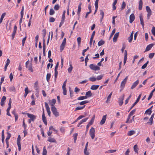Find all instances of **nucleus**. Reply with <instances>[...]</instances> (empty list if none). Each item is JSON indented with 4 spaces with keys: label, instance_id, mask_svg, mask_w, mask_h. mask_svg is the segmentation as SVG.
Instances as JSON below:
<instances>
[{
    "label": "nucleus",
    "instance_id": "nucleus-44",
    "mask_svg": "<svg viewBox=\"0 0 155 155\" xmlns=\"http://www.w3.org/2000/svg\"><path fill=\"white\" fill-rule=\"evenodd\" d=\"M51 74H50L48 73L47 74L46 79L48 81L51 78Z\"/></svg>",
    "mask_w": 155,
    "mask_h": 155
},
{
    "label": "nucleus",
    "instance_id": "nucleus-15",
    "mask_svg": "<svg viewBox=\"0 0 155 155\" xmlns=\"http://www.w3.org/2000/svg\"><path fill=\"white\" fill-rule=\"evenodd\" d=\"M106 115L103 116L100 122V124L101 125H102L104 123L106 119Z\"/></svg>",
    "mask_w": 155,
    "mask_h": 155
},
{
    "label": "nucleus",
    "instance_id": "nucleus-8",
    "mask_svg": "<svg viewBox=\"0 0 155 155\" xmlns=\"http://www.w3.org/2000/svg\"><path fill=\"white\" fill-rule=\"evenodd\" d=\"M124 94H123L121 97H120L119 99L118 102L119 103V104L120 106H121L122 105L123 103V100H124Z\"/></svg>",
    "mask_w": 155,
    "mask_h": 155
},
{
    "label": "nucleus",
    "instance_id": "nucleus-24",
    "mask_svg": "<svg viewBox=\"0 0 155 155\" xmlns=\"http://www.w3.org/2000/svg\"><path fill=\"white\" fill-rule=\"evenodd\" d=\"M2 141L3 144V146H4V130H3L2 132Z\"/></svg>",
    "mask_w": 155,
    "mask_h": 155
},
{
    "label": "nucleus",
    "instance_id": "nucleus-30",
    "mask_svg": "<svg viewBox=\"0 0 155 155\" xmlns=\"http://www.w3.org/2000/svg\"><path fill=\"white\" fill-rule=\"evenodd\" d=\"M54 128H53V127H50L49 128V130L48 132V136H50L52 133V131H50V130L52 129L54 130Z\"/></svg>",
    "mask_w": 155,
    "mask_h": 155
},
{
    "label": "nucleus",
    "instance_id": "nucleus-26",
    "mask_svg": "<svg viewBox=\"0 0 155 155\" xmlns=\"http://www.w3.org/2000/svg\"><path fill=\"white\" fill-rule=\"evenodd\" d=\"M113 92H111L109 94V95L107 97V99L106 100V102L107 103H108L109 101H110V99L111 97V95L112 94Z\"/></svg>",
    "mask_w": 155,
    "mask_h": 155
},
{
    "label": "nucleus",
    "instance_id": "nucleus-22",
    "mask_svg": "<svg viewBox=\"0 0 155 155\" xmlns=\"http://www.w3.org/2000/svg\"><path fill=\"white\" fill-rule=\"evenodd\" d=\"M143 5L142 0H140L139 2L138 8L139 10H140L142 9Z\"/></svg>",
    "mask_w": 155,
    "mask_h": 155
},
{
    "label": "nucleus",
    "instance_id": "nucleus-46",
    "mask_svg": "<svg viewBox=\"0 0 155 155\" xmlns=\"http://www.w3.org/2000/svg\"><path fill=\"white\" fill-rule=\"evenodd\" d=\"M133 38V36H132L131 35H130V37H129L127 39L128 40V41L129 43H131L132 42Z\"/></svg>",
    "mask_w": 155,
    "mask_h": 155
},
{
    "label": "nucleus",
    "instance_id": "nucleus-7",
    "mask_svg": "<svg viewBox=\"0 0 155 155\" xmlns=\"http://www.w3.org/2000/svg\"><path fill=\"white\" fill-rule=\"evenodd\" d=\"M20 141L21 137L20 135H19L17 139V143L18 146V149L19 151H20L21 148Z\"/></svg>",
    "mask_w": 155,
    "mask_h": 155
},
{
    "label": "nucleus",
    "instance_id": "nucleus-6",
    "mask_svg": "<svg viewBox=\"0 0 155 155\" xmlns=\"http://www.w3.org/2000/svg\"><path fill=\"white\" fill-rule=\"evenodd\" d=\"M67 83V80L64 81L62 85V89L63 90V94L65 95L67 94V90L66 87V85Z\"/></svg>",
    "mask_w": 155,
    "mask_h": 155
},
{
    "label": "nucleus",
    "instance_id": "nucleus-33",
    "mask_svg": "<svg viewBox=\"0 0 155 155\" xmlns=\"http://www.w3.org/2000/svg\"><path fill=\"white\" fill-rule=\"evenodd\" d=\"M70 67L68 68V72L69 73H71L72 70L73 68V67L71 65V64H70L69 65Z\"/></svg>",
    "mask_w": 155,
    "mask_h": 155
},
{
    "label": "nucleus",
    "instance_id": "nucleus-47",
    "mask_svg": "<svg viewBox=\"0 0 155 155\" xmlns=\"http://www.w3.org/2000/svg\"><path fill=\"white\" fill-rule=\"evenodd\" d=\"M115 29L114 28L112 30V31L111 33L110 36V38H109L110 39L112 38V36L115 33Z\"/></svg>",
    "mask_w": 155,
    "mask_h": 155
},
{
    "label": "nucleus",
    "instance_id": "nucleus-11",
    "mask_svg": "<svg viewBox=\"0 0 155 155\" xmlns=\"http://www.w3.org/2000/svg\"><path fill=\"white\" fill-rule=\"evenodd\" d=\"M43 113H42V120L45 123V125H47V120H46V118L45 117V114L44 113V109L43 108Z\"/></svg>",
    "mask_w": 155,
    "mask_h": 155
},
{
    "label": "nucleus",
    "instance_id": "nucleus-41",
    "mask_svg": "<svg viewBox=\"0 0 155 155\" xmlns=\"http://www.w3.org/2000/svg\"><path fill=\"white\" fill-rule=\"evenodd\" d=\"M11 137V134L9 133H8V135L5 139L6 142H8V140Z\"/></svg>",
    "mask_w": 155,
    "mask_h": 155
},
{
    "label": "nucleus",
    "instance_id": "nucleus-37",
    "mask_svg": "<svg viewBox=\"0 0 155 155\" xmlns=\"http://www.w3.org/2000/svg\"><path fill=\"white\" fill-rule=\"evenodd\" d=\"M135 131L134 130H130L128 133V136H131L134 134Z\"/></svg>",
    "mask_w": 155,
    "mask_h": 155
},
{
    "label": "nucleus",
    "instance_id": "nucleus-38",
    "mask_svg": "<svg viewBox=\"0 0 155 155\" xmlns=\"http://www.w3.org/2000/svg\"><path fill=\"white\" fill-rule=\"evenodd\" d=\"M134 151L136 153H138V146H137V145L136 144L134 146Z\"/></svg>",
    "mask_w": 155,
    "mask_h": 155
},
{
    "label": "nucleus",
    "instance_id": "nucleus-45",
    "mask_svg": "<svg viewBox=\"0 0 155 155\" xmlns=\"http://www.w3.org/2000/svg\"><path fill=\"white\" fill-rule=\"evenodd\" d=\"M89 80L92 82L95 81L96 80V78L94 77H90L89 79Z\"/></svg>",
    "mask_w": 155,
    "mask_h": 155
},
{
    "label": "nucleus",
    "instance_id": "nucleus-1",
    "mask_svg": "<svg viewBox=\"0 0 155 155\" xmlns=\"http://www.w3.org/2000/svg\"><path fill=\"white\" fill-rule=\"evenodd\" d=\"M27 115L28 118L30 119L28 120V123L29 124L31 123V122H34L36 119V116L32 114L29 113H27Z\"/></svg>",
    "mask_w": 155,
    "mask_h": 155
},
{
    "label": "nucleus",
    "instance_id": "nucleus-23",
    "mask_svg": "<svg viewBox=\"0 0 155 155\" xmlns=\"http://www.w3.org/2000/svg\"><path fill=\"white\" fill-rule=\"evenodd\" d=\"M99 87L98 85H92L91 87V89L92 90H96L98 89Z\"/></svg>",
    "mask_w": 155,
    "mask_h": 155
},
{
    "label": "nucleus",
    "instance_id": "nucleus-3",
    "mask_svg": "<svg viewBox=\"0 0 155 155\" xmlns=\"http://www.w3.org/2000/svg\"><path fill=\"white\" fill-rule=\"evenodd\" d=\"M89 68L92 70L94 71H97L100 70V68L97 66L96 65L91 64L89 65Z\"/></svg>",
    "mask_w": 155,
    "mask_h": 155
},
{
    "label": "nucleus",
    "instance_id": "nucleus-39",
    "mask_svg": "<svg viewBox=\"0 0 155 155\" xmlns=\"http://www.w3.org/2000/svg\"><path fill=\"white\" fill-rule=\"evenodd\" d=\"M56 102V100L54 99H53L51 101V105L52 107H54V105L55 104Z\"/></svg>",
    "mask_w": 155,
    "mask_h": 155
},
{
    "label": "nucleus",
    "instance_id": "nucleus-4",
    "mask_svg": "<svg viewBox=\"0 0 155 155\" xmlns=\"http://www.w3.org/2000/svg\"><path fill=\"white\" fill-rule=\"evenodd\" d=\"M128 77L127 76H126L121 82L120 87L122 89H123L125 87V84L128 79Z\"/></svg>",
    "mask_w": 155,
    "mask_h": 155
},
{
    "label": "nucleus",
    "instance_id": "nucleus-25",
    "mask_svg": "<svg viewBox=\"0 0 155 155\" xmlns=\"http://www.w3.org/2000/svg\"><path fill=\"white\" fill-rule=\"evenodd\" d=\"M26 68H28V70L31 72H33V71L31 64H30L28 66V67Z\"/></svg>",
    "mask_w": 155,
    "mask_h": 155
},
{
    "label": "nucleus",
    "instance_id": "nucleus-28",
    "mask_svg": "<svg viewBox=\"0 0 155 155\" xmlns=\"http://www.w3.org/2000/svg\"><path fill=\"white\" fill-rule=\"evenodd\" d=\"M48 141L53 143H55L56 142L54 138L51 137L49 138L48 140Z\"/></svg>",
    "mask_w": 155,
    "mask_h": 155
},
{
    "label": "nucleus",
    "instance_id": "nucleus-48",
    "mask_svg": "<svg viewBox=\"0 0 155 155\" xmlns=\"http://www.w3.org/2000/svg\"><path fill=\"white\" fill-rule=\"evenodd\" d=\"M131 116H130L129 114L128 115V117H127V121H126V123H130L132 122V120H129L130 119V117Z\"/></svg>",
    "mask_w": 155,
    "mask_h": 155
},
{
    "label": "nucleus",
    "instance_id": "nucleus-60",
    "mask_svg": "<svg viewBox=\"0 0 155 155\" xmlns=\"http://www.w3.org/2000/svg\"><path fill=\"white\" fill-rule=\"evenodd\" d=\"M55 21V19L53 17H51L49 18V22H54Z\"/></svg>",
    "mask_w": 155,
    "mask_h": 155
},
{
    "label": "nucleus",
    "instance_id": "nucleus-10",
    "mask_svg": "<svg viewBox=\"0 0 155 155\" xmlns=\"http://www.w3.org/2000/svg\"><path fill=\"white\" fill-rule=\"evenodd\" d=\"M141 95H142L141 94H140L139 95V96H138V97H137L136 101H135V102L134 103V104H133L132 106L130 107V110H131L136 104L139 101L140 98L141 97Z\"/></svg>",
    "mask_w": 155,
    "mask_h": 155
},
{
    "label": "nucleus",
    "instance_id": "nucleus-40",
    "mask_svg": "<svg viewBox=\"0 0 155 155\" xmlns=\"http://www.w3.org/2000/svg\"><path fill=\"white\" fill-rule=\"evenodd\" d=\"M85 105H84L83 106L81 107H76L75 109V110H82V109H83V108H84L85 107Z\"/></svg>",
    "mask_w": 155,
    "mask_h": 155
},
{
    "label": "nucleus",
    "instance_id": "nucleus-63",
    "mask_svg": "<svg viewBox=\"0 0 155 155\" xmlns=\"http://www.w3.org/2000/svg\"><path fill=\"white\" fill-rule=\"evenodd\" d=\"M151 119V118H150L149 120V121L147 123V124H149V125H150L152 124V123H153V119Z\"/></svg>",
    "mask_w": 155,
    "mask_h": 155
},
{
    "label": "nucleus",
    "instance_id": "nucleus-62",
    "mask_svg": "<svg viewBox=\"0 0 155 155\" xmlns=\"http://www.w3.org/2000/svg\"><path fill=\"white\" fill-rule=\"evenodd\" d=\"M81 38L80 37H78L77 38L78 43V45H80L81 42Z\"/></svg>",
    "mask_w": 155,
    "mask_h": 155
},
{
    "label": "nucleus",
    "instance_id": "nucleus-64",
    "mask_svg": "<svg viewBox=\"0 0 155 155\" xmlns=\"http://www.w3.org/2000/svg\"><path fill=\"white\" fill-rule=\"evenodd\" d=\"M88 143V142H87L85 146V148L84 150V152H85V151H87Z\"/></svg>",
    "mask_w": 155,
    "mask_h": 155
},
{
    "label": "nucleus",
    "instance_id": "nucleus-12",
    "mask_svg": "<svg viewBox=\"0 0 155 155\" xmlns=\"http://www.w3.org/2000/svg\"><path fill=\"white\" fill-rule=\"evenodd\" d=\"M17 30V27L15 25L14 28V30L12 34V39L13 40L14 39V38L15 37V34L16 32V31Z\"/></svg>",
    "mask_w": 155,
    "mask_h": 155
},
{
    "label": "nucleus",
    "instance_id": "nucleus-20",
    "mask_svg": "<svg viewBox=\"0 0 155 155\" xmlns=\"http://www.w3.org/2000/svg\"><path fill=\"white\" fill-rule=\"evenodd\" d=\"M92 95V94L91 91H89L86 92V95L85 96L87 97V98L91 97Z\"/></svg>",
    "mask_w": 155,
    "mask_h": 155
},
{
    "label": "nucleus",
    "instance_id": "nucleus-9",
    "mask_svg": "<svg viewBox=\"0 0 155 155\" xmlns=\"http://www.w3.org/2000/svg\"><path fill=\"white\" fill-rule=\"evenodd\" d=\"M66 38H64V39L62 41V42L60 45V50H61V51H62L64 49V48L65 47V45H66Z\"/></svg>",
    "mask_w": 155,
    "mask_h": 155
},
{
    "label": "nucleus",
    "instance_id": "nucleus-53",
    "mask_svg": "<svg viewBox=\"0 0 155 155\" xmlns=\"http://www.w3.org/2000/svg\"><path fill=\"white\" fill-rule=\"evenodd\" d=\"M149 63V61H147L146 63L143 64L141 67V68L143 69L145 68L147 66V64Z\"/></svg>",
    "mask_w": 155,
    "mask_h": 155
},
{
    "label": "nucleus",
    "instance_id": "nucleus-5",
    "mask_svg": "<svg viewBox=\"0 0 155 155\" xmlns=\"http://www.w3.org/2000/svg\"><path fill=\"white\" fill-rule=\"evenodd\" d=\"M95 129L93 127L91 128L90 130L89 133L92 139H94L95 137Z\"/></svg>",
    "mask_w": 155,
    "mask_h": 155
},
{
    "label": "nucleus",
    "instance_id": "nucleus-54",
    "mask_svg": "<svg viewBox=\"0 0 155 155\" xmlns=\"http://www.w3.org/2000/svg\"><path fill=\"white\" fill-rule=\"evenodd\" d=\"M136 110V109H134V110H132L130 113L129 114V115H130V116H132L135 113V111Z\"/></svg>",
    "mask_w": 155,
    "mask_h": 155
},
{
    "label": "nucleus",
    "instance_id": "nucleus-13",
    "mask_svg": "<svg viewBox=\"0 0 155 155\" xmlns=\"http://www.w3.org/2000/svg\"><path fill=\"white\" fill-rule=\"evenodd\" d=\"M95 118V115H94L93 116L91 120H90V122L88 123V124L87 125V126H90V125H92L93 124V122L94 121Z\"/></svg>",
    "mask_w": 155,
    "mask_h": 155
},
{
    "label": "nucleus",
    "instance_id": "nucleus-43",
    "mask_svg": "<svg viewBox=\"0 0 155 155\" xmlns=\"http://www.w3.org/2000/svg\"><path fill=\"white\" fill-rule=\"evenodd\" d=\"M58 72L57 71V70L54 69V77L55 78V79L56 80L57 78L58 75Z\"/></svg>",
    "mask_w": 155,
    "mask_h": 155
},
{
    "label": "nucleus",
    "instance_id": "nucleus-14",
    "mask_svg": "<svg viewBox=\"0 0 155 155\" xmlns=\"http://www.w3.org/2000/svg\"><path fill=\"white\" fill-rule=\"evenodd\" d=\"M139 83V81L138 80H137L135 82H134L131 87V89H133L134 88H135L136 86Z\"/></svg>",
    "mask_w": 155,
    "mask_h": 155
},
{
    "label": "nucleus",
    "instance_id": "nucleus-29",
    "mask_svg": "<svg viewBox=\"0 0 155 155\" xmlns=\"http://www.w3.org/2000/svg\"><path fill=\"white\" fill-rule=\"evenodd\" d=\"M87 99V97L85 96H81L78 97L77 99L78 100H82Z\"/></svg>",
    "mask_w": 155,
    "mask_h": 155
},
{
    "label": "nucleus",
    "instance_id": "nucleus-2",
    "mask_svg": "<svg viewBox=\"0 0 155 155\" xmlns=\"http://www.w3.org/2000/svg\"><path fill=\"white\" fill-rule=\"evenodd\" d=\"M51 109L53 114L56 117H58L59 116V113L57 111V110L55 107H51Z\"/></svg>",
    "mask_w": 155,
    "mask_h": 155
},
{
    "label": "nucleus",
    "instance_id": "nucleus-49",
    "mask_svg": "<svg viewBox=\"0 0 155 155\" xmlns=\"http://www.w3.org/2000/svg\"><path fill=\"white\" fill-rule=\"evenodd\" d=\"M103 77V75H100L97 76L96 80H101Z\"/></svg>",
    "mask_w": 155,
    "mask_h": 155
},
{
    "label": "nucleus",
    "instance_id": "nucleus-35",
    "mask_svg": "<svg viewBox=\"0 0 155 155\" xmlns=\"http://www.w3.org/2000/svg\"><path fill=\"white\" fill-rule=\"evenodd\" d=\"M89 102V101L87 100L84 101L80 102L79 103L80 105H83L86 104L87 103Z\"/></svg>",
    "mask_w": 155,
    "mask_h": 155
},
{
    "label": "nucleus",
    "instance_id": "nucleus-51",
    "mask_svg": "<svg viewBox=\"0 0 155 155\" xmlns=\"http://www.w3.org/2000/svg\"><path fill=\"white\" fill-rule=\"evenodd\" d=\"M54 11L52 8H51L50 10L49 14L50 15H53L54 13Z\"/></svg>",
    "mask_w": 155,
    "mask_h": 155
},
{
    "label": "nucleus",
    "instance_id": "nucleus-58",
    "mask_svg": "<svg viewBox=\"0 0 155 155\" xmlns=\"http://www.w3.org/2000/svg\"><path fill=\"white\" fill-rule=\"evenodd\" d=\"M12 99L10 98L9 100V103H8V108H11Z\"/></svg>",
    "mask_w": 155,
    "mask_h": 155
},
{
    "label": "nucleus",
    "instance_id": "nucleus-59",
    "mask_svg": "<svg viewBox=\"0 0 155 155\" xmlns=\"http://www.w3.org/2000/svg\"><path fill=\"white\" fill-rule=\"evenodd\" d=\"M24 127V130L23 131V133H24V137H25L26 135L27 134V131L26 130L25 127Z\"/></svg>",
    "mask_w": 155,
    "mask_h": 155
},
{
    "label": "nucleus",
    "instance_id": "nucleus-42",
    "mask_svg": "<svg viewBox=\"0 0 155 155\" xmlns=\"http://www.w3.org/2000/svg\"><path fill=\"white\" fill-rule=\"evenodd\" d=\"M85 116L83 115H81L79 116L75 120V122H77L78 120H80V119H81L82 118L84 117H85Z\"/></svg>",
    "mask_w": 155,
    "mask_h": 155
},
{
    "label": "nucleus",
    "instance_id": "nucleus-19",
    "mask_svg": "<svg viewBox=\"0 0 155 155\" xmlns=\"http://www.w3.org/2000/svg\"><path fill=\"white\" fill-rule=\"evenodd\" d=\"M140 24L142 25L143 28L144 25V23L143 20L142 15H140Z\"/></svg>",
    "mask_w": 155,
    "mask_h": 155
},
{
    "label": "nucleus",
    "instance_id": "nucleus-16",
    "mask_svg": "<svg viewBox=\"0 0 155 155\" xmlns=\"http://www.w3.org/2000/svg\"><path fill=\"white\" fill-rule=\"evenodd\" d=\"M119 32H117L116 33L114 37L113 38V41L114 42H116L117 40V39L119 36Z\"/></svg>",
    "mask_w": 155,
    "mask_h": 155
},
{
    "label": "nucleus",
    "instance_id": "nucleus-18",
    "mask_svg": "<svg viewBox=\"0 0 155 155\" xmlns=\"http://www.w3.org/2000/svg\"><path fill=\"white\" fill-rule=\"evenodd\" d=\"M135 19V16L134 14H131L130 16V22L132 23Z\"/></svg>",
    "mask_w": 155,
    "mask_h": 155
},
{
    "label": "nucleus",
    "instance_id": "nucleus-36",
    "mask_svg": "<svg viewBox=\"0 0 155 155\" xmlns=\"http://www.w3.org/2000/svg\"><path fill=\"white\" fill-rule=\"evenodd\" d=\"M47 151L45 147L44 146L43 148L42 155H47Z\"/></svg>",
    "mask_w": 155,
    "mask_h": 155
},
{
    "label": "nucleus",
    "instance_id": "nucleus-50",
    "mask_svg": "<svg viewBox=\"0 0 155 155\" xmlns=\"http://www.w3.org/2000/svg\"><path fill=\"white\" fill-rule=\"evenodd\" d=\"M154 53H152L150 54L149 55V58L150 59H152L154 55Z\"/></svg>",
    "mask_w": 155,
    "mask_h": 155
},
{
    "label": "nucleus",
    "instance_id": "nucleus-52",
    "mask_svg": "<svg viewBox=\"0 0 155 155\" xmlns=\"http://www.w3.org/2000/svg\"><path fill=\"white\" fill-rule=\"evenodd\" d=\"M43 51L44 56H45V46L43 45Z\"/></svg>",
    "mask_w": 155,
    "mask_h": 155
},
{
    "label": "nucleus",
    "instance_id": "nucleus-31",
    "mask_svg": "<svg viewBox=\"0 0 155 155\" xmlns=\"http://www.w3.org/2000/svg\"><path fill=\"white\" fill-rule=\"evenodd\" d=\"M104 41L101 40L98 42V45L99 46H100L104 44Z\"/></svg>",
    "mask_w": 155,
    "mask_h": 155
},
{
    "label": "nucleus",
    "instance_id": "nucleus-34",
    "mask_svg": "<svg viewBox=\"0 0 155 155\" xmlns=\"http://www.w3.org/2000/svg\"><path fill=\"white\" fill-rule=\"evenodd\" d=\"M78 135V134L77 133H75L73 135V136L74 137V142L75 143H76Z\"/></svg>",
    "mask_w": 155,
    "mask_h": 155
},
{
    "label": "nucleus",
    "instance_id": "nucleus-56",
    "mask_svg": "<svg viewBox=\"0 0 155 155\" xmlns=\"http://www.w3.org/2000/svg\"><path fill=\"white\" fill-rule=\"evenodd\" d=\"M11 108H8L7 109L6 111H7V115L8 116H11V115L9 113V111L10 109Z\"/></svg>",
    "mask_w": 155,
    "mask_h": 155
},
{
    "label": "nucleus",
    "instance_id": "nucleus-61",
    "mask_svg": "<svg viewBox=\"0 0 155 155\" xmlns=\"http://www.w3.org/2000/svg\"><path fill=\"white\" fill-rule=\"evenodd\" d=\"M146 9L147 12H151V10L148 6H147L146 7Z\"/></svg>",
    "mask_w": 155,
    "mask_h": 155
},
{
    "label": "nucleus",
    "instance_id": "nucleus-57",
    "mask_svg": "<svg viewBox=\"0 0 155 155\" xmlns=\"http://www.w3.org/2000/svg\"><path fill=\"white\" fill-rule=\"evenodd\" d=\"M125 6L126 4L124 2H123L121 5V9L122 10L124 9L125 8Z\"/></svg>",
    "mask_w": 155,
    "mask_h": 155
},
{
    "label": "nucleus",
    "instance_id": "nucleus-55",
    "mask_svg": "<svg viewBox=\"0 0 155 155\" xmlns=\"http://www.w3.org/2000/svg\"><path fill=\"white\" fill-rule=\"evenodd\" d=\"M59 5L58 4H57L56 5H55L54 6V9L55 10H58L59 9Z\"/></svg>",
    "mask_w": 155,
    "mask_h": 155
},
{
    "label": "nucleus",
    "instance_id": "nucleus-17",
    "mask_svg": "<svg viewBox=\"0 0 155 155\" xmlns=\"http://www.w3.org/2000/svg\"><path fill=\"white\" fill-rule=\"evenodd\" d=\"M153 45L154 44H151L148 45L146 48L145 51H148L150 50Z\"/></svg>",
    "mask_w": 155,
    "mask_h": 155
},
{
    "label": "nucleus",
    "instance_id": "nucleus-27",
    "mask_svg": "<svg viewBox=\"0 0 155 155\" xmlns=\"http://www.w3.org/2000/svg\"><path fill=\"white\" fill-rule=\"evenodd\" d=\"M100 11V15L102 16V17L101 18V21H102V20L103 19V18H104V13L103 11L102 10H101Z\"/></svg>",
    "mask_w": 155,
    "mask_h": 155
},
{
    "label": "nucleus",
    "instance_id": "nucleus-21",
    "mask_svg": "<svg viewBox=\"0 0 155 155\" xmlns=\"http://www.w3.org/2000/svg\"><path fill=\"white\" fill-rule=\"evenodd\" d=\"M82 3L81 2H80L79 5L78 6V10L77 12V14L78 16L80 15V12H81V5Z\"/></svg>",
    "mask_w": 155,
    "mask_h": 155
},
{
    "label": "nucleus",
    "instance_id": "nucleus-32",
    "mask_svg": "<svg viewBox=\"0 0 155 155\" xmlns=\"http://www.w3.org/2000/svg\"><path fill=\"white\" fill-rule=\"evenodd\" d=\"M152 112V111L149 109H147L145 113V114L150 115Z\"/></svg>",
    "mask_w": 155,
    "mask_h": 155
}]
</instances>
